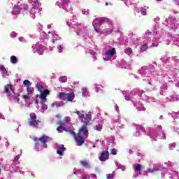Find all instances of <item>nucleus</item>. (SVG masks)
I'll use <instances>...</instances> for the list:
<instances>
[{"instance_id":"obj_20","label":"nucleus","mask_w":179,"mask_h":179,"mask_svg":"<svg viewBox=\"0 0 179 179\" xmlns=\"http://www.w3.org/2000/svg\"><path fill=\"white\" fill-rule=\"evenodd\" d=\"M132 48H127L125 50V54H127V55H131V54H132Z\"/></svg>"},{"instance_id":"obj_10","label":"nucleus","mask_w":179,"mask_h":179,"mask_svg":"<svg viewBox=\"0 0 179 179\" xmlns=\"http://www.w3.org/2000/svg\"><path fill=\"white\" fill-rule=\"evenodd\" d=\"M24 10V8H20L19 6H14L13 15H19V13H22Z\"/></svg>"},{"instance_id":"obj_50","label":"nucleus","mask_w":179,"mask_h":179,"mask_svg":"<svg viewBox=\"0 0 179 179\" xmlns=\"http://www.w3.org/2000/svg\"><path fill=\"white\" fill-rule=\"evenodd\" d=\"M106 6L108 5V3H106Z\"/></svg>"},{"instance_id":"obj_31","label":"nucleus","mask_w":179,"mask_h":179,"mask_svg":"<svg viewBox=\"0 0 179 179\" xmlns=\"http://www.w3.org/2000/svg\"><path fill=\"white\" fill-rule=\"evenodd\" d=\"M101 129H103V127L100 124H98L96 125V131H101Z\"/></svg>"},{"instance_id":"obj_16","label":"nucleus","mask_w":179,"mask_h":179,"mask_svg":"<svg viewBox=\"0 0 179 179\" xmlns=\"http://www.w3.org/2000/svg\"><path fill=\"white\" fill-rule=\"evenodd\" d=\"M148 48H149V47L148 46V43L143 45L141 48V52H145V51H148Z\"/></svg>"},{"instance_id":"obj_44","label":"nucleus","mask_w":179,"mask_h":179,"mask_svg":"<svg viewBox=\"0 0 179 179\" xmlns=\"http://www.w3.org/2000/svg\"><path fill=\"white\" fill-rule=\"evenodd\" d=\"M141 130L143 131V132H146V130H145V129L143 127H141Z\"/></svg>"},{"instance_id":"obj_7","label":"nucleus","mask_w":179,"mask_h":179,"mask_svg":"<svg viewBox=\"0 0 179 179\" xmlns=\"http://www.w3.org/2000/svg\"><path fill=\"white\" fill-rule=\"evenodd\" d=\"M99 159L101 162H106L110 159V153L108 152V148L102 151L101 156L99 157Z\"/></svg>"},{"instance_id":"obj_42","label":"nucleus","mask_w":179,"mask_h":179,"mask_svg":"<svg viewBox=\"0 0 179 179\" xmlns=\"http://www.w3.org/2000/svg\"><path fill=\"white\" fill-rule=\"evenodd\" d=\"M94 29L96 33H99V29H97V28H96V27H94Z\"/></svg>"},{"instance_id":"obj_23","label":"nucleus","mask_w":179,"mask_h":179,"mask_svg":"<svg viewBox=\"0 0 179 179\" xmlns=\"http://www.w3.org/2000/svg\"><path fill=\"white\" fill-rule=\"evenodd\" d=\"M36 51H38V52H41V51H44V45H40L36 48Z\"/></svg>"},{"instance_id":"obj_11","label":"nucleus","mask_w":179,"mask_h":179,"mask_svg":"<svg viewBox=\"0 0 179 179\" xmlns=\"http://www.w3.org/2000/svg\"><path fill=\"white\" fill-rule=\"evenodd\" d=\"M107 20V18L106 17H97L94 20V22H96V24H99L101 26Z\"/></svg>"},{"instance_id":"obj_17","label":"nucleus","mask_w":179,"mask_h":179,"mask_svg":"<svg viewBox=\"0 0 179 179\" xmlns=\"http://www.w3.org/2000/svg\"><path fill=\"white\" fill-rule=\"evenodd\" d=\"M62 106H64V102L62 101H59V102H56L55 103H52V106L53 107H62Z\"/></svg>"},{"instance_id":"obj_52","label":"nucleus","mask_w":179,"mask_h":179,"mask_svg":"<svg viewBox=\"0 0 179 179\" xmlns=\"http://www.w3.org/2000/svg\"><path fill=\"white\" fill-rule=\"evenodd\" d=\"M48 33H49V34H51V31H49Z\"/></svg>"},{"instance_id":"obj_4","label":"nucleus","mask_w":179,"mask_h":179,"mask_svg":"<svg viewBox=\"0 0 179 179\" xmlns=\"http://www.w3.org/2000/svg\"><path fill=\"white\" fill-rule=\"evenodd\" d=\"M59 99H61V100H68V101H73V99H75V93L60 92L59 93Z\"/></svg>"},{"instance_id":"obj_45","label":"nucleus","mask_w":179,"mask_h":179,"mask_svg":"<svg viewBox=\"0 0 179 179\" xmlns=\"http://www.w3.org/2000/svg\"><path fill=\"white\" fill-rule=\"evenodd\" d=\"M176 87H179V83H177L176 84Z\"/></svg>"},{"instance_id":"obj_18","label":"nucleus","mask_w":179,"mask_h":179,"mask_svg":"<svg viewBox=\"0 0 179 179\" xmlns=\"http://www.w3.org/2000/svg\"><path fill=\"white\" fill-rule=\"evenodd\" d=\"M10 59L11 64H17V58L16 57V56H11Z\"/></svg>"},{"instance_id":"obj_1","label":"nucleus","mask_w":179,"mask_h":179,"mask_svg":"<svg viewBox=\"0 0 179 179\" xmlns=\"http://www.w3.org/2000/svg\"><path fill=\"white\" fill-rule=\"evenodd\" d=\"M92 120V116L89 114H86L85 120H84V125L79 129L78 134H83L85 136H89V131H87V126L89 122Z\"/></svg>"},{"instance_id":"obj_41","label":"nucleus","mask_w":179,"mask_h":179,"mask_svg":"<svg viewBox=\"0 0 179 179\" xmlns=\"http://www.w3.org/2000/svg\"><path fill=\"white\" fill-rule=\"evenodd\" d=\"M141 14H142L143 16H145V15H146V11H145V10H143V11L141 12Z\"/></svg>"},{"instance_id":"obj_36","label":"nucleus","mask_w":179,"mask_h":179,"mask_svg":"<svg viewBox=\"0 0 179 179\" xmlns=\"http://www.w3.org/2000/svg\"><path fill=\"white\" fill-rule=\"evenodd\" d=\"M174 148H176V145H174V144L169 145V150L174 149Z\"/></svg>"},{"instance_id":"obj_32","label":"nucleus","mask_w":179,"mask_h":179,"mask_svg":"<svg viewBox=\"0 0 179 179\" xmlns=\"http://www.w3.org/2000/svg\"><path fill=\"white\" fill-rule=\"evenodd\" d=\"M159 139H166V134L162 133L159 136Z\"/></svg>"},{"instance_id":"obj_27","label":"nucleus","mask_w":179,"mask_h":179,"mask_svg":"<svg viewBox=\"0 0 179 179\" xmlns=\"http://www.w3.org/2000/svg\"><path fill=\"white\" fill-rule=\"evenodd\" d=\"M57 153L59 156H64V150H57Z\"/></svg>"},{"instance_id":"obj_12","label":"nucleus","mask_w":179,"mask_h":179,"mask_svg":"<svg viewBox=\"0 0 179 179\" xmlns=\"http://www.w3.org/2000/svg\"><path fill=\"white\" fill-rule=\"evenodd\" d=\"M115 52H116L115 48H113L111 50H109L106 52V55H108V57H110V58H113Z\"/></svg>"},{"instance_id":"obj_37","label":"nucleus","mask_w":179,"mask_h":179,"mask_svg":"<svg viewBox=\"0 0 179 179\" xmlns=\"http://www.w3.org/2000/svg\"><path fill=\"white\" fill-rule=\"evenodd\" d=\"M20 159V155H17L15 158H14V162H17V160H19Z\"/></svg>"},{"instance_id":"obj_38","label":"nucleus","mask_w":179,"mask_h":179,"mask_svg":"<svg viewBox=\"0 0 179 179\" xmlns=\"http://www.w3.org/2000/svg\"><path fill=\"white\" fill-rule=\"evenodd\" d=\"M62 1L64 5H68V2H69V0H62Z\"/></svg>"},{"instance_id":"obj_8","label":"nucleus","mask_w":179,"mask_h":179,"mask_svg":"<svg viewBox=\"0 0 179 179\" xmlns=\"http://www.w3.org/2000/svg\"><path fill=\"white\" fill-rule=\"evenodd\" d=\"M50 94V90H45L40 94V99L42 100L43 103H45L47 101V96Z\"/></svg>"},{"instance_id":"obj_5","label":"nucleus","mask_w":179,"mask_h":179,"mask_svg":"<svg viewBox=\"0 0 179 179\" xmlns=\"http://www.w3.org/2000/svg\"><path fill=\"white\" fill-rule=\"evenodd\" d=\"M71 135H73L75 142L77 144V146H82L83 143H85V138L80 135V134H76L75 131H70Z\"/></svg>"},{"instance_id":"obj_46","label":"nucleus","mask_w":179,"mask_h":179,"mask_svg":"<svg viewBox=\"0 0 179 179\" xmlns=\"http://www.w3.org/2000/svg\"><path fill=\"white\" fill-rule=\"evenodd\" d=\"M148 173H151L152 170L151 169H148Z\"/></svg>"},{"instance_id":"obj_6","label":"nucleus","mask_w":179,"mask_h":179,"mask_svg":"<svg viewBox=\"0 0 179 179\" xmlns=\"http://www.w3.org/2000/svg\"><path fill=\"white\" fill-rule=\"evenodd\" d=\"M4 93H6L8 97H13V94H15V92L13 89H12V84H7L4 86Z\"/></svg>"},{"instance_id":"obj_25","label":"nucleus","mask_w":179,"mask_h":179,"mask_svg":"<svg viewBox=\"0 0 179 179\" xmlns=\"http://www.w3.org/2000/svg\"><path fill=\"white\" fill-rule=\"evenodd\" d=\"M20 96V94L18 93L14 94V99L15 100H17V101H20V99L19 98Z\"/></svg>"},{"instance_id":"obj_9","label":"nucleus","mask_w":179,"mask_h":179,"mask_svg":"<svg viewBox=\"0 0 179 179\" xmlns=\"http://www.w3.org/2000/svg\"><path fill=\"white\" fill-rule=\"evenodd\" d=\"M57 125H59L57 129L58 132H64V131H65V128H64V127H65L64 122H62V120H59V122H57Z\"/></svg>"},{"instance_id":"obj_40","label":"nucleus","mask_w":179,"mask_h":179,"mask_svg":"<svg viewBox=\"0 0 179 179\" xmlns=\"http://www.w3.org/2000/svg\"><path fill=\"white\" fill-rule=\"evenodd\" d=\"M125 100H127V101H129V100H131V98H129V96H126Z\"/></svg>"},{"instance_id":"obj_55","label":"nucleus","mask_w":179,"mask_h":179,"mask_svg":"<svg viewBox=\"0 0 179 179\" xmlns=\"http://www.w3.org/2000/svg\"><path fill=\"white\" fill-rule=\"evenodd\" d=\"M37 1V0H36Z\"/></svg>"},{"instance_id":"obj_39","label":"nucleus","mask_w":179,"mask_h":179,"mask_svg":"<svg viewBox=\"0 0 179 179\" xmlns=\"http://www.w3.org/2000/svg\"><path fill=\"white\" fill-rule=\"evenodd\" d=\"M42 108H43L44 110H47V108H48L47 105L43 104V106H42Z\"/></svg>"},{"instance_id":"obj_14","label":"nucleus","mask_w":179,"mask_h":179,"mask_svg":"<svg viewBox=\"0 0 179 179\" xmlns=\"http://www.w3.org/2000/svg\"><path fill=\"white\" fill-rule=\"evenodd\" d=\"M73 114H77V115L78 116V118H80V120H82V119L86 120V115H85L80 113V111H79V110L73 112Z\"/></svg>"},{"instance_id":"obj_26","label":"nucleus","mask_w":179,"mask_h":179,"mask_svg":"<svg viewBox=\"0 0 179 179\" xmlns=\"http://www.w3.org/2000/svg\"><path fill=\"white\" fill-rule=\"evenodd\" d=\"M0 71L2 72V73H6V69L4 66H0Z\"/></svg>"},{"instance_id":"obj_2","label":"nucleus","mask_w":179,"mask_h":179,"mask_svg":"<svg viewBox=\"0 0 179 179\" xmlns=\"http://www.w3.org/2000/svg\"><path fill=\"white\" fill-rule=\"evenodd\" d=\"M41 123V121L37 120V115L36 113H30L29 117L28 119V124L29 127H34V128H37L38 124Z\"/></svg>"},{"instance_id":"obj_21","label":"nucleus","mask_w":179,"mask_h":179,"mask_svg":"<svg viewBox=\"0 0 179 179\" xmlns=\"http://www.w3.org/2000/svg\"><path fill=\"white\" fill-rule=\"evenodd\" d=\"M62 122H65V125H66V124H69V122H71V117H66L64 120L62 121Z\"/></svg>"},{"instance_id":"obj_35","label":"nucleus","mask_w":179,"mask_h":179,"mask_svg":"<svg viewBox=\"0 0 179 179\" xmlns=\"http://www.w3.org/2000/svg\"><path fill=\"white\" fill-rule=\"evenodd\" d=\"M22 99H24L25 100H30V96H29V94L27 95H22Z\"/></svg>"},{"instance_id":"obj_30","label":"nucleus","mask_w":179,"mask_h":179,"mask_svg":"<svg viewBox=\"0 0 179 179\" xmlns=\"http://www.w3.org/2000/svg\"><path fill=\"white\" fill-rule=\"evenodd\" d=\"M82 178L83 179H90V177L87 174H83L82 175Z\"/></svg>"},{"instance_id":"obj_24","label":"nucleus","mask_w":179,"mask_h":179,"mask_svg":"<svg viewBox=\"0 0 179 179\" xmlns=\"http://www.w3.org/2000/svg\"><path fill=\"white\" fill-rule=\"evenodd\" d=\"M36 87H38V90L39 92H41V90H43V89H44V86H43V85H40L38 83L36 84Z\"/></svg>"},{"instance_id":"obj_51","label":"nucleus","mask_w":179,"mask_h":179,"mask_svg":"<svg viewBox=\"0 0 179 179\" xmlns=\"http://www.w3.org/2000/svg\"><path fill=\"white\" fill-rule=\"evenodd\" d=\"M106 61H108V58L106 59Z\"/></svg>"},{"instance_id":"obj_48","label":"nucleus","mask_w":179,"mask_h":179,"mask_svg":"<svg viewBox=\"0 0 179 179\" xmlns=\"http://www.w3.org/2000/svg\"><path fill=\"white\" fill-rule=\"evenodd\" d=\"M99 87H99V85L96 86V89H99Z\"/></svg>"},{"instance_id":"obj_15","label":"nucleus","mask_w":179,"mask_h":179,"mask_svg":"<svg viewBox=\"0 0 179 179\" xmlns=\"http://www.w3.org/2000/svg\"><path fill=\"white\" fill-rule=\"evenodd\" d=\"M27 92L28 95L33 94L34 93V88L29 87V85L27 86Z\"/></svg>"},{"instance_id":"obj_13","label":"nucleus","mask_w":179,"mask_h":179,"mask_svg":"<svg viewBox=\"0 0 179 179\" xmlns=\"http://www.w3.org/2000/svg\"><path fill=\"white\" fill-rule=\"evenodd\" d=\"M80 164H81V166L83 167H85V169H90V164H89V162L87 161L81 160V161H80Z\"/></svg>"},{"instance_id":"obj_47","label":"nucleus","mask_w":179,"mask_h":179,"mask_svg":"<svg viewBox=\"0 0 179 179\" xmlns=\"http://www.w3.org/2000/svg\"><path fill=\"white\" fill-rule=\"evenodd\" d=\"M154 46H155V43H152L151 47H154Z\"/></svg>"},{"instance_id":"obj_28","label":"nucleus","mask_w":179,"mask_h":179,"mask_svg":"<svg viewBox=\"0 0 179 179\" xmlns=\"http://www.w3.org/2000/svg\"><path fill=\"white\" fill-rule=\"evenodd\" d=\"M106 178L107 179H113V178H114V175L113 173H109L107 175Z\"/></svg>"},{"instance_id":"obj_33","label":"nucleus","mask_w":179,"mask_h":179,"mask_svg":"<svg viewBox=\"0 0 179 179\" xmlns=\"http://www.w3.org/2000/svg\"><path fill=\"white\" fill-rule=\"evenodd\" d=\"M110 153H111V155H117V150H115V148H112V149L110 150Z\"/></svg>"},{"instance_id":"obj_22","label":"nucleus","mask_w":179,"mask_h":179,"mask_svg":"<svg viewBox=\"0 0 179 179\" xmlns=\"http://www.w3.org/2000/svg\"><path fill=\"white\" fill-rule=\"evenodd\" d=\"M57 150H66V148H65V145H59L58 147H57Z\"/></svg>"},{"instance_id":"obj_34","label":"nucleus","mask_w":179,"mask_h":179,"mask_svg":"<svg viewBox=\"0 0 179 179\" xmlns=\"http://www.w3.org/2000/svg\"><path fill=\"white\" fill-rule=\"evenodd\" d=\"M23 84L25 86H28L27 85H30V81L29 80H24V82H23Z\"/></svg>"},{"instance_id":"obj_54","label":"nucleus","mask_w":179,"mask_h":179,"mask_svg":"<svg viewBox=\"0 0 179 179\" xmlns=\"http://www.w3.org/2000/svg\"><path fill=\"white\" fill-rule=\"evenodd\" d=\"M178 135H179V132H178Z\"/></svg>"},{"instance_id":"obj_3","label":"nucleus","mask_w":179,"mask_h":179,"mask_svg":"<svg viewBox=\"0 0 179 179\" xmlns=\"http://www.w3.org/2000/svg\"><path fill=\"white\" fill-rule=\"evenodd\" d=\"M50 137L43 135L40 138H34V142H35V148L36 149H38L40 148L41 149V144L42 145H45L47 142L48 141ZM41 143V144H40Z\"/></svg>"},{"instance_id":"obj_49","label":"nucleus","mask_w":179,"mask_h":179,"mask_svg":"<svg viewBox=\"0 0 179 179\" xmlns=\"http://www.w3.org/2000/svg\"><path fill=\"white\" fill-rule=\"evenodd\" d=\"M92 148H96V145H92Z\"/></svg>"},{"instance_id":"obj_19","label":"nucleus","mask_w":179,"mask_h":179,"mask_svg":"<svg viewBox=\"0 0 179 179\" xmlns=\"http://www.w3.org/2000/svg\"><path fill=\"white\" fill-rule=\"evenodd\" d=\"M135 171H141L142 170V165L141 164H137L134 166Z\"/></svg>"},{"instance_id":"obj_53","label":"nucleus","mask_w":179,"mask_h":179,"mask_svg":"<svg viewBox=\"0 0 179 179\" xmlns=\"http://www.w3.org/2000/svg\"><path fill=\"white\" fill-rule=\"evenodd\" d=\"M0 173H1V169H0Z\"/></svg>"},{"instance_id":"obj_29","label":"nucleus","mask_w":179,"mask_h":179,"mask_svg":"<svg viewBox=\"0 0 179 179\" xmlns=\"http://www.w3.org/2000/svg\"><path fill=\"white\" fill-rule=\"evenodd\" d=\"M57 50L59 52H62V50H64V45H59L57 47Z\"/></svg>"},{"instance_id":"obj_43","label":"nucleus","mask_w":179,"mask_h":179,"mask_svg":"<svg viewBox=\"0 0 179 179\" xmlns=\"http://www.w3.org/2000/svg\"><path fill=\"white\" fill-rule=\"evenodd\" d=\"M151 139H152V141H157V139L153 138V137H150Z\"/></svg>"}]
</instances>
